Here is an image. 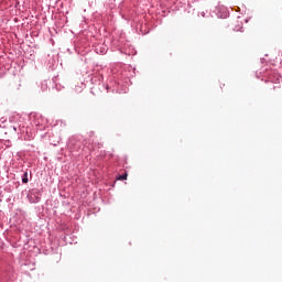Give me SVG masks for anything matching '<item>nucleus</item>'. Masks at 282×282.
Returning <instances> with one entry per match:
<instances>
[{
	"label": "nucleus",
	"instance_id": "f03ea898",
	"mask_svg": "<svg viewBox=\"0 0 282 282\" xmlns=\"http://www.w3.org/2000/svg\"><path fill=\"white\" fill-rule=\"evenodd\" d=\"M118 180H120V181H124V180H127V173H126V174H123V175H119Z\"/></svg>",
	"mask_w": 282,
	"mask_h": 282
},
{
	"label": "nucleus",
	"instance_id": "f257e3e1",
	"mask_svg": "<svg viewBox=\"0 0 282 282\" xmlns=\"http://www.w3.org/2000/svg\"><path fill=\"white\" fill-rule=\"evenodd\" d=\"M23 184H28V173H24V177L22 178Z\"/></svg>",
	"mask_w": 282,
	"mask_h": 282
}]
</instances>
